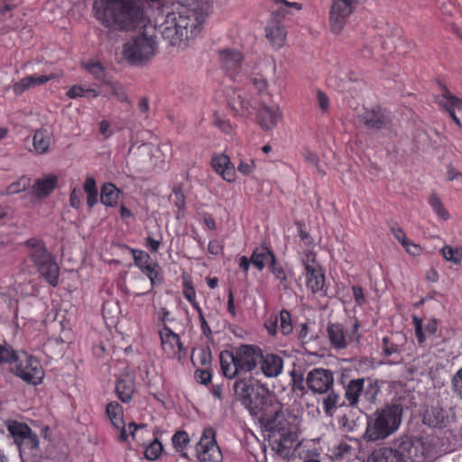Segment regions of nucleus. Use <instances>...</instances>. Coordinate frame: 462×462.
I'll list each match as a JSON object with an SVG mask.
<instances>
[{
    "label": "nucleus",
    "mask_w": 462,
    "mask_h": 462,
    "mask_svg": "<svg viewBox=\"0 0 462 462\" xmlns=\"http://www.w3.org/2000/svg\"><path fill=\"white\" fill-rule=\"evenodd\" d=\"M163 8L154 19L153 29L162 35L176 51H182L193 43L200 32L208 14L196 12L193 14Z\"/></svg>",
    "instance_id": "obj_1"
},
{
    "label": "nucleus",
    "mask_w": 462,
    "mask_h": 462,
    "mask_svg": "<svg viewBox=\"0 0 462 462\" xmlns=\"http://www.w3.org/2000/svg\"><path fill=\"white\" fill-rule=\"evenodd\" d=\"M162 0H94L95 17L106 27L128 30L143 25L151 5Z\"/></svg>",
    "instance_id": "obj_2"
},
{
    "label": "nucleus",
    "mask_w": 462,
    "mask_h": 462,
    "mask_svg": "<svg viewBox=\"0 0 462 462\" xmlns=\"http://www.w3.org/2000/svg\"><path fill=\"white\" fill-rule=\"evenodd\" d=\"M448 452L439 446L436 437L404 439L396 448H382L374 451L368 462H432L441 454Z\"/></svg>",
    "instance_id": "obj_3"
},
{
    "label": "nucleus",
    "mask_w": 462,
    "mask_h": 462,
    "mask_svg": "<svg viewBox=\"0 0 462 462\" xmlns=\"http://www.w3.org/2000/svg\"><path fill=\"white\" fill-rule=\"evenodd\" d=\"M261 358L260 347L242 345L234 351L226 350L220 353L221 370L227 379L247 375L256 369Z\"/></svg>",
    "instance_id": "obj_4"
},
{
    "label": "nucleus",
    "mask_w": 462,
    "mask_h": 462,
    "mask_svg": "<svg viewBox=\"0 0 462 462\" xmlns=\"http://www.w3.org/2000/svg\"><path fill=\"white\" fill-rule=\"evenodd\" d=\"M157 50L156 37L149 32V27L144 31L128 37L122 45V58L130 65L139 66L150 61Z\"/></svg>",
    "instance_id": "obj_5"
},
{
    "label": "nucleus",
    "mask_w": 462,
    "mask_h": 462,
    "mask_svg": "<svg viewBox=\"0 0 462 462\" xmlns=\"http://www.w3.org/2000/svg\"><path fill=\"white\" fill-rule=\"evenodd\" d=\"M402 416V410L399 405H389L377 411L368 419L366 439L375 441L389 437L399 429Z\"/></svg>",
    "instance_id": "obj_6"
},
{
    "label": "nucleus",
    "mask_w": 462,
    "mask_h": 462,
    "mask_svg": "<svg viewBox=\"0 0 462 462\" xmlns=\"http://www.w3.org/2000/svg\"><path fill=\"white\" fill-rule=\"evenodd\" d=\"M30 257L36 264L41 275L53 287L59 283L60 268L57 263L48 254L42 241L30 239L27 242Z\"/></svg>",
    "instance_id": "obj_7"
},
{
    "label": "nucleus",
    "mask_w": 462,
    "mask_h": 462,
    "mask_svg": "<svg viewBox=\"0 0 462 462\" xmlns=\"http://www.w3.org/2000/svg\"><path fill=\"white\" fill-rule=\"evenodd\" d=\"M300 262L304 266L302 275L305 278L307 289L314 294L325 295V274L320 263L317 261L315 251L307 250L301 253Z\"/></svg>",
    "instance_id": "obj_8"
},
{
    "label": "nucleus",
    "mask_w": 462,
    "mask_h": 462,
    "mask_svg": "<svg viewBox=\"0 0 462 462\" xmlns=\"http://www.w3.org/2000/svg\"><path fill=\"white\" fill-rule=\"evenodd\" d=\"M12 371L24 382L38 385L44 378L40 361L26 352H19L12 365Z\"/></svg>",
    "instance_id": "obj_9"
},
{
    "label": "nucleus",
    "mask_w": 462,
    "mask_h": 462,
    "mask_svg": "<svg viewBox=\"0 0 462 462\" xmlns=\"http://www.w3.org/2000/svg\"><path fill=\"white\" fill-rule=\"evenodd\" d=\"M196 455L200 462H222V452L216 440V432L212 428L204 429L196 446Z\"/></svg>",
    "instance_id": "obj_10"
},
{
    "label": "nucleus",
    "mask_w": 462,
    "mask_h": 462,
    "mask_svg": "<svg viewBox=\"0 0 462 462\" xmlns=\"http://www.w3.org/2000/svg\"><path fill=\"white\" fill-rule=\"evenodd\" d=\"M8 432L12 435L21 453L27 449L35 450L39 448V439L24 423L15 420L6 422Z\"/></svg>",
    "instance_id": "obj_11"
},
{
    "label": "nucleus",
    "mask_w": 462,
    "mask_h": 462,
    "mask_svg": "<svg viewBox=\"0 0 462 462\" xmlns=\"http://www.w3.org/2000/svg\"><path fill=\"white\" fill-rule=\"evenodd\" d=\"M300 431V419L295 415L278 417L274 425V432L279 436L280 443L288 446L292 443Z\"/></svg>",
    "instance_id": "obj_12"
},
{
    "label": "nucleus",
    "mask_w": 462,
    "mask_h": 462,
    "mask_svg": "<svg viewBox=\"0 0 462 462\" xmlns=\"http://www.w3.org/2000/svg\"><path fill=\"white\" fill-rule=\"evenodd\" d=\"M134 265L140 269L150 280L152 288L160 284L162 278L160 274V266L151 259L148 253L143 250H131Z\"/></svg>",
    "instance_id": "obj_13"
},
{
    "label": "nucleus",
    "mask_w": 462,
    "mask_h": 462,
    "mask_svg": "<svg viewBox=\"0 0 462 462\" xmlns=\"http://www.w3.org/2000/svg\"><path fill=\"white\" fill-rule=\"evenodd\" d=\"M237 380L234 384V391L236 398L247 409H255L258 407L254 401V390L258 386L257 382L252 378L251 375H244L236 377Z\"/></svg>",
    "instance_id": "obj_14"
},
{
    "label": "nucleus",
    "mask_w": 462,
    "mask_h": 462,
    "mask_svg": "<svg viewBox=\"0 0 462 462\" xmlns=\"http://www.w3.org/2000/svg\"><path fill=\"white\" fill-rule=\"evenodd\" d=\"M161 344L163 353L169 358L180 360L185 356V350L178 334L164 326L160 330Z\"/></svg>",
    "instance_id": "obj_15"
},
{
    "label": "nucleus",
    "mask_w": 462,
    "mask_h": 462,
    "mask_svg": "<svg viewBox=\"0 0 462 462\" xmlns=\"http://www.w3.org/2000/svg\"><path fill=\"white\" fill-rule=\"evenodd\" d=\"M359 325L356 322L350 332L346 333L339 324H330L328 327V335L331 345L337 349L346 348L351 342H358L357 333Z\"/></svg>",
    "instance_id": "obj_16"
},
{
    "label": "nucleus",
    "mask_w": 462,
    "mask_h": 462,
    "mask_svg": "<svg viewBox=\"0 0 462 462\" xmlns=\"http://www.w3.org/2000/svg\"><path fill=\"white\" fill-rule=\"evenodd\" d=\"M308 387L315 393H327L333 385L334 377L330 371L324 368H314L306 378Z\"/></svg>",
    "instance_id": "obj_17"
},
{
    "label": "nucleus",
    "mask_w": 462,
    "mask_h": 462,
    "mask_svg": "<svg viewBox=\"0 0 462 462\" xmlns=\"http://www.w3.org/2000/svg\"><path fill=\"white\" fill-rule=\"evenodd\" d=\"M436 101L441 107L448 112L453 121L460 126L461 123L456 116V111L462 114V99L452 95L447 88L443 87L441 94L436 97Z\"/></svg>",
    "instance_id": "obj_18"
},
{
    "label": "nucleus",
    "mask_w": 462,
    "mask_h": 462,
    "mask_svg": "<svg viewBox=\"0 0 462 462\" xmlns=\"http://www.w3.org/2000/svg\"><path fill=\"white\" fill-rule=\"evenodd\" d=\"M106 412L114 428L119 431V439L127 441L128 435L126 434L123 407L116 402H111L106 405Z\"/></svg>",
    "instance_id": "obj_19"
},
{
    "label": "nucleus",
    "mask_w": 462,
    "mask_h": 462,
    "mask_svg": "<svg viewBox=\"0 0 462 462\" xmlns=\"http://www.w3.org/2000/svg\"><path fill=\"white\" fill-rule=\"evenodd\" d=\"M286 36L285 27L279 21L272 20L265 27V37L275 50H279L285 45Z\"/></svg>",
    "instance_id": "obj_20"
},
{
    "label": "nucleus",
    "mask_w": 462,
    "mask_h": 462,
    "mask_svg": "<svg viewBox=\"0 0 462 462\" xmlns=\"http://www.w3.org/2000/svg\"><path fill=\"white\" fill-rule=\"evenodd\" d=\"M58 176L52 173L38 178L32 186V194L40 199L47 198L56 188Z\"/></svg>",
    "instance_id": "obj_21"
},
{
    "label": "nucleus",
    "mask_w": 462,
    "mask_h": 462,
    "mask_svg": "<svg viewBox=\"0 0 462 462\" xmlns=\"http://www.w3.org/2000/svg\"><path fill=\"white\" fill-rule=\"evenodd\" d=\"M211 166L225 180L228 182L235 180L236 171L227 155L217 154L214 156L211 161Z\"/></svg>",
    "instance_id": "obj_22"
},
{
    "label": "nucleus",
    "mask_w": 462,
    "mask_h": 462,
    "mask_svg": "<svg viewBox=\"0 0 462 462\" xmlns=\"http://www.w3.org/2000/svg\"><path fill=\"white\" fill-rule=\"evenodd\" d=\"M282 119V112L278 106H263L258 113V120L261 127L270 130L276 126Z\"/></svg>",
    "instance_id": "obj_23"
},
{
    "label": "nucleus",
    "mask_w": 462,
    "mask_h": 462,
    "mask_svg": "<svg viewBox=\"0 0 462 462\" xmlns=\"http://www.w3.org/2000/svg\"><path fill=\"white\" fill-rule=\"evenodd\" d=\"M261 369L266 377H277L283 369V360L277 355L268 354L262 356Z\"/></svg>",
    "instance_id": "obj_24"
},
{
    "label": "nucleus",
    "mask_w": 462,
    "mask_h": 462,
    "mask_svg": "<svg viewBox=\"0 0 462 462\" xmlns=\"http://www.w3.org/2000/svg\"><path fill=\"white\" fill-rule=\"evenodd\" d=\"M54 74H51L49 76L46 75H31L23 78L18 82L14 83L13 86V90L16 95H21L27 89H30L32 88H34L36 86L43 85L44 83L48 82L49 80L54 79Z\"/></svg>",
    "instance_id": "obj_25"
},
{
    "label": "nucleus",
    "mask_w": 462,
    "mask_h": 462,
    "mask_svg": "<svg viewBox=\"0 0 462 462\" xmlns=\"http://www.w3.org/2000/svg\"><path fill=\"white\" fill-rule=\"evenodd\" d=\"M128 439L131 438L136 443L145 446L153 439V432L144 424L136 425L134 422L126 426Z\"/></svg>",
    "instance_id": "obj_26"
},
{
    "label": "nucleus",
    "mask_w": 462,
    "mask_h": 462,
    "mask_svg": "<svg viewBox=\"0 0 462 462\" xmlns=\"http://www.w3.org/2000/svg\"><path fill=\"white\" fill-rule=\"evenodd\" d=\"M219 58L224 69L230 73V76H234V72L241 67L242 54L238 51H222Z\"/></svg>",
    "instance_id": "obj_27"
},
{
    "label": "nucleus",
    "mask_w": 462,
    "mask_h": 462,
    "mask_svg": "<svg viewBox=\"0 0 462 462\" xmlns=\"http://www.w3.org/2000/svg\"><path fill=\"white\" fill-rule=\"evenodd\" d=\"M51 143V133L45 128L35 131L32 137L33 151L37 154H44L50 150Z\"/></svg>",
    "instance_id": "obj_28"
},
{
    "label": "nucleus",
    "mask_w": 462,
    "mask_h": 462,
    "mask_svg": "<svg viewBox=\"0 0 462 462\" xmlns=\"http://www.w3.org/2000/svg\"><path fill=\"white\" fill-rule=\"evenodd\" d=\"M413 324L415 335L420 344L424 343L427 337L434 335L438 328L437 321L435 319H430L425 325H423L422 321L419 318L413 317Z\"/></svg>",
    "instance_id": "obj_29"
},
{
    "label": "nucleus",
    "mask_w": 462,
    "mask_h": 462,
    "mask_svg": "<svg viewBox=\"0 0 462 462\" xmlns=\"http://www.w3.org/2000/svg\"><path fill=\"white\" fill-rule=\"evenodd\" d=\"M351 14L350 9H338L337 5H332L329 16V24L334 33H339L346 23V18Z\"/></svg>",
    "instance_id": "obj_30"
},
{
    "label": "nucleus",
    "mask_w": 462,
    "mask_h": 462,
    "mask_svg": "<svg viewBox=\"0 0 462 462\" xmlns=\"http://www.w3.org/2000/svg\"><path fill=\"white\" fill-rule=\"evenodd\" d=\"M448 420L447 412L440 407L435 406L427 410L423 421L430 427H442L445 426Z\"/></svg>",
    "instance_id": "obj_31"
},
{
    "label": "nucleus",
    "mask_w": 462,
    "mask_h": 462,
    "mask_svg": "<svg viewBox=\"0 0 462 462\" xmlns=\"http://www.w3.org/2000/svg\"><path fill=\"white\" fill-rule=\"evenodd\" d=\"M101 88L106 93V96L116 98L120 102H127L128 97L125 88L118 82L104 80L101 83Z\"/></svg>",
    "instance_id": "obj_32"
},
{
    "label": "nucleus",
    "mask_w": 462,
    "mask_h": 462,
    "mask_svg": "<svg viewBox=\"0 0 462 462\" xmlns=\"http://www.w3.org/2000/svg\"><path fill=\"white\" fill-rule=\"evenodd\" d=\"M274 259L273 253L265 247L255 249L251 255L253 265L260 271L264 268L266 263H269L270 266Z\"/></svg>",
    "instance_id": "obj_33"
},
{
    "label": "nucleus",
    "mask_w": 462,
    "mask_h": 462,
    "mask_svg": "<svg viewBox=\"0 0 462 462\" xmlns=\"http://www.w3.org/2000/svg\"><path fill=\"white\" fill-rule=\"evenodd\" d=\"M120 190L112 183H106L101 189L100 199L106 207H114L117 204Z\"/></svg>",
    "instance_id": "obj_34"
},
{
    "label": "nucleus",
    "mask_w": 462,
    "mask_h": 462,
    "mask_svg": "<svg viewBox=\"0 0 462 462\" xmlns=\"http://www.w3.org/2000/svg\"><path fill=\"white\" fill-rule=\"evenodd\" d=\"M116 390L117 393V395L119 399L124 402H127L131 400L134 387V383L131 378L122 379L119 380L116 383Z\"/></svg>",
    "instance_id": "obj_35"
},
{
    "label": "nucleus",
    "mask_w": 462,
    "mask_h": 462,
    "mask_svg": "<svg viewBox=\"0 0 462 462\" xmlns=\"http://www.w3.org/2000/svg\"><path fill=\"white\" fill-rule=\"evenodd\" d=\"M362 119L369 128L380 129L386 125L384 116L379 111H366L362 116Z\"/></svg>",
    "instance_id": "obj_36"
},
{
    "label": "nucleus",
    "mask_w": 462,
    "mask_h": 462,
    "mask_svg": "<svg viewBox=\"0 0 462 462\" xmlns=\"http://www.w3.org/2000/svg\"><path fill=\"white\" fill-rule=\"evenodd\" d=\"M365 381L363 379L351 381L346 388V398L351 405L357 402L359 395L364 388Z\"/></svg>",
    "instance_id": "obj_37"
},
{
    "label": "nucleus",
    "mask_w": 462,
    "mask_h": 462,
    "mask_svg": "<svg viewBox=\"0 0 462 462\" xmlns=\"http://www.w3.org/2000/svg\"><path fill=\"white\" fill-rule=\"evenodd\" d=\"M171 6L170 9L175 11L184 12L188 10L186 14H193L194 11L199 13L204 12L202 8L199 7L198 0H171Z\"/></svg>",
    "instance_id": "obj_38"
},
{
    "label": "nucleus",
    "mask_w": 462,
    "mask_h": 462,
    "mask_svg": "<svg viewBox=\"0 0 462 462\" xmlns=\"http://www.w3.org/2000/svg\"><path fill=\"white\" fill-rule=\"evenodd\" d=\"M84 190L87 193V203L89 208H92L97 203L98 198L96 180L93 177H87L84 183Z\"/></svg>",
    "instance_id": "obj_39"
},
{
    "label": "nucleus",
    "mask_w": 462,
    "mask_h": 462,
    "mask_svg": "<svg viewBox=\"0 0 462 462\" xmlns=\"http://www.w3.org/2000/svg\"><path fill=\"white\" fill-rule=\"evenodd\" d=\"M441 254L446 261L459 264L462 262V245L457 247L444 245L441 249Z\"/></svg>",
    "instance_id": "obj_40"
},
{
    "label": "nucleus",
    "mask_w": 462,
    "mask_h": 462,
    "mask_svg": "<svg viewBox=\"0 0 462 462\" xmlns=\"http://www.w3.org/2000/svg\"><path fill=\"white\" fill-rule=\"evenodd\" d=\"M82 66L84 69L88 71L96 79L102 80V82L105 79V69L100 64V62L91 60L87 62H83Z\"/></svg>",
    "instance_id": "obj_41"
},
{
    "label": "nucleus",
    "mask_w": 462,
    "mask_h": 462,
    "mask_svg": "<svg viewBox=\"0 0 462 462\" xmlns=\"http://www.w3.org/2000/svg\"><path fill=\"white\" fill-rule=\"evenodd\" d=\"M144 447V456L149 460L157 459L162 452V445L156 439H152L148 445Z\"/></svg>",
    "instance_id": "obj_42"
},
{
    "label": "nucleus",
    "mask_w": 462,
    "mask_h": 462,
    "mask_svg": "<svg viewBox=\"0 0 462 462\" xmlns=\"http://www.w3.org/2000/svg\"><path fill=\"white\" fill-rule=\"evenodd\" d=\"M279 324L281 332L289 335L292 331L291 314L287 310H282L279 317H275V324Z\"/></svg>",
    "instance_id": "obj_43"
},
{
    "label": "nucleus",
    "mask_w": 462,
    "mask_h": 462,
    "mask_svg": "<svg viewBox=\"0 0 462 462\" xmlns=\"http://www.w3.org/2000/svg\"><path fill=\"white\" fill-rule=\"evenodd\" d=\"M172 445L179 452H183L189 445L190 439L186 431L179 430L172 436Z\"/></svg>",
    "instance_id": "obj_44"
},
{
    "label": "nucleus",
    "mask_w": 462,
    "mask_h": 462,
    "mask_svg": "<svg viewBox=\"0 0 462 462\" xmlns=\"http://www.w3.org/2000/svg\"><path fill=\"white\" fill-rule=\"evenodd\" d=\"M31 186V180L27 177H21L19 180L14 181L6 188L7 195L17 194L25 190Z\"/></svg>",
    "instance_id": "obj_45"
},
{
    "label": "nucleus",
    "mask_w": 462,
    "mask_h": 462,
    "mask_svg": "<svg viewBox=\"0 0 462 462\" xmlns=\"http://www.w3.org/2000/svg\"><path fill=\"white\" fill-rule=\"evenodd\" d=\"M429 203L439 217L443 220H448L449 218L448 212L445 209L440 199L436 195L433 194L430 197Z\"/></svg>",
    "instance_id": "obj_46"
},
{
    "label": "nucleus",
    "mask_w": 462,
    "mask_h": 462,
    "mask_svg": "<svg viewBox=\"0 0 462 462\" xmlns=\"http://www.w3.org/2000/svg\"><path fill=\"white\" fill-rule=\"evenodd\" d=\"M270 271L276 280L280 281L283 288H287V274L284 268L276 263L275 259L270 265Z\"/></svg>",
    "instance_id": "obj_47"
},
{
    "label": "nucleus",
    "mask_w": 462,
    "mask_h": 462,
    "mask_svg": "<svg viewBox=\"0 0 462 462\" xmlns=\"http://www.w3.org/2000/svg\"><path fill=\"white\" fill-rule=\"evenodd\" d=\"M230 106L234 111L242 116H245L249 113L250 103L240 95L237 96V98H234Z\"/></svg>",
    "instance_id": "obj_48"
},
{
    "label": "nucleus",
    "mask_w": 462,
    "mask_h": 462,
    "mask_svg": "<svg viewBox=\"0 0 462 462\" xmlns=\"http://www.w3.org/2000/svg\"><path fill=\"white\" fill-rule=\"evenodd\" d=\"M339 401V395L335 392H331L323 400V408L326 414H332L333 411L337 408Z\"/></svg>",
    "instance_id": "obj_49"
},
{
    "label": "nucleus",
    "mask_w": 462,
    "mask_h": 462,
    "mask_svg": "<svg viewBox=\"0 0 462 462\" xmlns=\"http://www.w3.org/2000/svg\"><path fill=\"white\" fill-rule=\"evenodd\" d=\"M256 165L252 159H241L237 165V171L245 176L252 175L255 171Z\"/></svg>",
    "instance_id": "obj_50"
},
{
    "label": "nucleus",
    "mask_w": 462,
    "mask_h": 462,
    "mask_svg": "<svg viewBox=\"0 0 462 462\" xmlns=\"http://www.w3.org/2000/svg\"><path fill=\"white\" fill-rule=\"evenodd\" d=\"M18 353L5 345H0V364L9 363L13 365Z\"/></svg>",
    "instance_id": "obj_51"
},
{
    "label": "nucleus",
    "mask_w": 462,
    "mask_h": 462,
    "mask_svg": "<svg viewBox=\"0 0 462 462\" xmlns=\"http://www.w3.org/2000/svg\"><path fill=\"white\" fill-rule=\"evenodd\" d=\"M183 295L187 299V300L192 305V307L197 310V312H200L201 308L199 307L198 301L196 300L195 290L188 282L184 284Z\"/></svg>",
    "instance_id": "obj_52"
},
{
    "label": "nucleus",
    "mask_w": 462,
    "mask_h": 462,
    "mask_svg": "<svg viewBox=\"0 0 462 462\" xmlns=\"http://www.w3.org/2000/svg\"><path fill=\"white\" fill-rule=\"evenodd\" d=\"M451 383L454 393L462 398V367L455 373Z\"/></svg>",
    "instance_id": "obj_53"
},
{
    "label": "nucleus",
    "mask_w": 462,
    "mask_h": 462,
    "mask_svg": "<svg viewBox=\"0 0 462 462\" xmlns=\"http://www.w3.org/2000/svg\"><path fill=\"white\" fill-rule=\"evenodd\" d=\"M224 245L222 241L218 239H211L208 245V252L213 256L219 255L223 253Z\"/></svg>",
    "instance_id": "obj_54"
},
{
    "label": "nucleus",
    "mask_w": 462,
    "mask_h": 462,
    "mask_svg": "<svg viewBox=\"0 0 462 462\" xmlns=\"http://www.w3.org/2000/svg\"><path fill=\"white\" fill-rule=\"evenodd\" d=\"M403 247L405 248L406 252L411 255L417 256L422 254V247L411 240L404 244Z\"/></svg>",
    "instance_id": "obj_55"
},
{
    "label": "nucleus",
    "mask_w": 462,
    "mask_h": 462,
    "mask_svg": "<svg viewBox=\"0 0 462 462\" xmlns=\"http://www.w3.org/2000/svg\"><path fill=\"white\" fill-rule=\"evenodd\" d=\"M358 0H333L332 5H337L338 9L346 10L350 9V13L353 12L355 5Z\"/></svg>",
    "instance_id": "obj_56"
},
{
    "label": "nucleus",
    "mask_w": 462,
    "mask_h": 462,
    "mask_svg": "<svg viewBox=\"0 0 462 462\" xmlns=\"http://www.w3.org/2000/svg\"><path fill=\"white\" fill-rule=\"evenodd\" d=\"M254 87L262 93L267 88V81L262 75H255L252 78Z\"/></svg>",
    "instance_id": "obj_57"
},
{
    "label": "nucleus",
    "mask_w": 462,
    "mask_h": 462,
    "mask_svg": "<svg viewBox=\"0 0 462 462\" xmlns=\"http://www.w3.org/2000/svg\"><path fill=\"white\" fill-rule=\"evenodd\" d=\"M317 100L319 106L322 111H327L329 107V99L328 96L321 90L317 91Z\"/></svg>",
    "instance_id": "obj_58"
},
{
    "label": "nucleus",
    "mask_w": 462,
    "mask_h": 462,
    "mask_svg": "<svg viewBox=\"0 0 462 462\" xmlns=\"http://www.w3.org/2000/svg\"><path fill=\"white\" fill-rule=\"evenodd\" d=\"M84 95L85 88L79 85L71 87L67 92V96L69 98L84 97Z\"/></svg>",
    "instance_id": "obj_59"
},
{
    "label": "nucleus",
    "mask_w": 462,
    "mask_h": 462,
    "mask_svg": "<svg viewBox=\"0 0 462 462\" xmlns=\"http://www.w3.org/2000/svg\"><path fill=\"white\" fill-rule=\"evenodd\" d=\"M300 237L301 239V241L303 242L304 245L307 247L306 249H304L302 251V253L304 251H307V250H313V247H314V240L309 236V234L304 231V230H300Z\"/></svg>",
    "instance_id": "obj_60"
},
{
    "label": "nucleus",
    "mask_w": 462,
    "mask_h": 462,
    "mask_svg": "<svg viewBox=\"0 0 462 462\" xmlns=\"http://www.w3.org/2000/svg\"><path fill=\"white\" fill-rule=\"evenodd\" d=\"M69 204L74 208H79L81 205V194L77 189H74L70 193Z\"/></svg>",
    "instance_id": "obj_61"
},
{
    "label": "nucleus",
    "mask_w": 462,
    "mask_h": 462,
    "mask_svg": "<svg viewBox=\"0 0 462 462\" xmlns=\"http://www.w3.org/2000/svg\"><path fill=\"white\" fill-rule=\"evenodd\" d=\"M18 3L16 0H4L0 6V14H5L7 12L17 6Z\"/></svg>",
    "instance_id": "obj_62"
},
{
    "label": "nucleus",
    "mask_w": 462,
    "mask_h": 462,
    "mask_svg": "<svg viewBox=\"0 0 462 462\" xmlns=\"http://www.w3.org/2000/svg\"><path fill=\"white\" fill-rule=\"evenodd\" d=\"M99 132L105 138L112 136L113 131L108 121L103 120L99 123Z\"/></svg>",
    "instance_id": "obj_63"
},
{
    "label": "nucleus",
    "mask_w": 462,
    "mask_h": 462,
    "mask_svg": "<svg viewBox=\"0 0 462 462\" xmlns=\"http://www.w3.org/2000/svg\"><path fill=\"white\" fill-rule=\"evenodd\" d=\"M352 290L355 300L358 305H362L365 301V295L362 288L359 286H353Z\"/></svg>",
    "instance_id": "obj_64"
}]
</instances>
